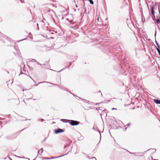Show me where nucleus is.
I'll use <instances>...</instances> for the list:
<instances>
[{"label":"nucleus","instance_id":"f257e3e1","mask_svg":"<svg viewBox=\"0 0 160 160\" xmlns=\"http://www.w3.org/2000/svg\"><path fill=\"white\" fill-rule=\"evenodd\" d=\"M68 122L72 126L77 125L79 123L78 121L72 120H68Z\"/></svg>","mask_w":160,"mask_h":160},{"label":"nucleus","instance_id":"f03ea898","mask_svg":"<svg viewBox=\"0 0 160 160\" xmlns=\"http://www.w3.org/2000/svg\"><path fill=\"white\" fill-rule=\"evenodd\" d=\"M63 132V130L62 129H58L57 130L55 131V133L56 134L58 133H59Z\"/></svg>","mask_w":160,"mask_h":160},{"label":"nucleus","instance_id":"7ed1b4c3","mask_svg":"<svg viewBox=\"0 0 160 160\" xmlns=\"http://www.w3.org/2000/svg\"><path fill=\"white\" fill-rule=\"evenodd\" d=\"M154 101L156 104H160V101L158 99H154Z\"/></svg>","mask_w":160,"mask_h":160},{"label":"nucleus","instance_id":"20e7f679","mask_svg":"<svg viewBox=\"0 0 160 160\" xmlns=\"http://www.w3.org/2000/svg\"><path fill=\"white\" fill-rule=\"evenodd\" d=\"M155 42L156 43V44L157 46V48H158V49L159 48H160V47L159 46L158 44V42H157L156 41V40H155Z\"/></svg>","mask_w":160,"mask_h":160},{"label":"nucleus","instance_id":"39448f33","mask_svg":"<svg viewBox=\"0 0 160 160\" xmlns=\"http://www.w3.org/2000/svg\"><path fill=\"white\" fill-rule=\"evenodd\" d=\"M40 151H41V153H42V152H43V149H41V150H40V151H39L38 152V154H40Z\"/></svg>","mask_w":160,"mask_h":160},{"label":"nucleus","instance_id":"423d86ee","mask_svg":"<svg viewBox=\"0 0 160 160\" xmlns=\"http://www.w3.org/2000/svg\"><path fill=\"white\" fill-rule=\"evenodd\" d=\"M156 49L159 54L160 55V50L158 48H156Z\"/></svg>","mask_w":160,"mask_h":160},{"label":"nucleus","instance_id":"0eeeda50","mask_svg":"<svg viewBox=\"0 0 160 160\" xmlns=\"http://www.w3.org/2000/svg\"><path fill=\"white\" fill-rule=\"evenodd\" d=\"M89 1L90 2V3L91 4H93V2L92 0H89Z\"/></svg>","mask_w":160,"mask_h":160},{"label":"nucleus","instance_id":"6e6552de","mask_svg":"<svg viewBox=\"0 0 160 160\" xmlns=\"http://www.w3.org/2000/svg\"><path fill=\"white\" fill-rule=\"evenodd\" d=\"M69 146V145H66V146H65L64 148H67V147H68Z\"/></svg>","mask_w":160,"mask_h":160},{"label":"nucleus","instance_id":"1a4fd4ad","mask_svg":"<svg viewBox=\"0 0 160 160\" xmlns=\"http://www.w3.org/2000/svg\"><path fill=\"white\" fill-rule=\"evenodd\" d=\"M157 22L158 23H159L160 22V20L159 19H158L157 20Z\"/></svg>","mask_w":160,"mask_h":160},{"label":"nucleus","instance_id":"9d476101","mask_svg":"<svg viewBox=\"0 0 160 160\" xmlns=\"http://www.w3.org/2000/svg\"><path fill=\"white\" fill-rule=\"evenodd\" d=\"M152 150H153V152H155L156 151V149H152Z\"/></svg>","mask_w":160,"mask_h":160},{"label":"nucleus","instance_id":"9b49d317","mask_svg":"<svg viewBox=\"0 0 160 160\" xmlns=\"http://www.w3.org/2000/svg\"><path fill=\"white\" fill-rule=\"evenodd\" d=\"M44 158V159H52V158Z\"/></svg>","mask_w":160,"mask_h":160},{"label":"nucleus","instance_id":"f8f14e48","mask_svg":"<svg viewBox=\"0 0 160 160\" xmlns=\"http://www.w3.org/2000/svg\"><path fill=\"white\" fill-rule=\"evenodd\" d=\"M152 13L153 14H154V12H153V10L152 9Z\"/></svg>","mask_w":160,"mask_h":160},{"label":"nucleus","instance_id":"ddd939ff","mask_svg":"<svg viewBox=\"0 0 160 160\" xmlns=\"http://www.w3.org/2000/svg\"><path fill=\"white\" fill-rule=\"evenodd\" d=\"M112 110H116V109H116V108H112Z\"/></svg>","mask_w":160,"mask_h":160},{"label":"nucleus","instance_id":"4468645a","mask_svg":"<svg viewBox=\"0 0 160 160\" xmlns=\"http://www.w3.org/2000/svg\"><path fill=\"white\" fill-rule=\"evenodd\" d=\"M92 159H94V160H96V158H92Z\"/></svg>","mask_w":160,"mask_h":160},{"label":"nucleus","instance_id":"2eb2a0df","mask_svg":"<svg viewBox=\"0 0 160 160\" xmlns=\"http://www.w3.org/2000/svg\"><path fill=\"white\" fill-rule=\"evenodd\" d=\"M156 30L155 33V37H156Z\"/></svg>","mask_w":160,"mask_h":160},{"label":"nucleus","instance_id":"dca6fc26","mask_svg":"<svg viewBox=\"0 0 160 160\" xmlns=\"http://www.w3.org/2000/svg\"><path fill=\"white\" fill-rule=\"evenodd\" d=\"M64 120V119H61V121H63L64 120Z\"/></svg>","mask_w":160,"mask_h":160},{"label":"nucleus","instance_id":"f3484780","mask_svg":"<svg viewBox=\"0 0 160 160\" xmlns=\"http://www.w3.org/2000/svg\"><path fill=\"white\" fill-rule=\"evenodd\" d=\"M97 20H98V21H99V18H98Z\"/></svg>","mask_w":160,"mask_h":160},{"label":"nucleus","instance_id":"a211bd4d","mask_svg":"<svg viewBox=\"0 0 160 160\" xmlns=\"http://www.w3.org/2000/svg\"><path fill=\"white\" fill-rule=\"evenodd\" d=\"M61 157V156H59V157H57L56 158H59V157Z\"/></svg>","mask_w":160,"mask_h":160},{"label":"nucleus","instance_id":"6ab92c4d","mask_svg":"<svg viewBox=\"0 0 160 160\" xmlns=\"http://www.w3.org/2000/svg\"><path fill=\"white\" fill-rule=\"evenodd\" d=\"M129 125V124H127V125Z\"/></svg>","mask_w":160,"mask_h":160}]
</instances>
